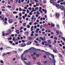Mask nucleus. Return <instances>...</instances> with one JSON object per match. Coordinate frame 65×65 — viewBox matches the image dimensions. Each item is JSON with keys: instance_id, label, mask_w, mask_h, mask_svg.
Here are the masks:
<instances>
[{"instance_id": "obj_1", "label": "nucleus", "mask_w": 65, "mask_h": 65, "mask_svg": "<svg viewBox=\"0 0 65 65\" xmlns=\"http://www.w3.org/2000/svg\"><path fill=\"white\" fill-rule=\"evenodd\" d=\"M29 50H30V54H32L34 51V48H31L29 49Z\"/></svg>"}, {"instance_id": "obj_2", "label": "nucleus", "mask_w": 65, "mask_h": 65, "mask_svg": "<svg viewBox=\"0 0 65 65\" xmlns=\"http://www.w3.org/2000/svg\"><path fill=\"white\" fill-rule=\"evenodd\" d=\"M24 63L26 65H30L31 64V62H27L26 61H24Z\"/></svg>"}, {"instance_id": "obj_3", "label": "nucleus", "mask_w": 65, "mask_h": 65, "mask_svg": "<svg viewBox=\"0 0 65 65\" xmlns=\"http://www.w3.org/2000/svg\"><path fill=\"white\" fill-rule=\"evenodd\" d=\"M59 8L60 9H62V10H64V7L63 6V5H61L60 6Z\"/></svg>"}, {"instance_id": "obj_4", "label": "nucleus", "mask_w": 65, "mask_h": 65, "mask_svg": "<svg viewBox=\"0 0 65 65\" xmlns=\"http://www.w3.org/2000/svg\"><path fill=\"white\" fill-rule=\"evenodd\" d=\"M55 15L56 18H57V19H59V14L58 13H57L55 14Z\"/></svg>"}, {"instance_id": "obj_5", "label": "nucleus", "mask_w": 65, "mask_h": 65, "mask_svg": "<svg viewBox=\"0 0 65 65\" xmlns=\"http://www.w3.org/2000/svg\"><path fill=\"white\" fill-rule=\"evenodd\" d=\"M13 39H12L13 41H14V42H16L17 41H18V40L17 39H15L14 38H13Z\"/></svg>"}, {"instance_id": "obj_6", "label": "nucleus", "mask_w": 65, "mask_h": 65, "mask_svg": "<svg viewBox=\"0 0 65 65\" xmlns=\"http://www.w3.org/2000/svg\"><path fill=\"white\" fill-rule=\"evenodd\" d=\"M29 33L28 31H26L24 32V34H26L27 35V36H29Z\"/></svg>"}, {"instance_id": "obj_7", "label": "nucleus", "mask_w": 65, "mask_h": 65, "mask_svg": "<svg viewBox=\"0 0 65 65\" xmlns=\"http://www.w3.org/2000/svg\"><path fill=\"white\" fill-rule=\"evenodd\" d=\"M9 23L10 24H11V23H12V20L11 19H10L9 20Z\"/></svg>"}, {"instance_id": "obj_8", "label": "nucleus", "mask_w": 65, "mask_h": 65, "mask_svg": "<svg viewBox=\"0 0 65 65\" xmlns=\"http://www.w3.org/2000/svg\"><path fill=\"white\" fill-rule=\"evenodd\" d=\"M8 34H10L11 33V30L10 29H9L8 30Z\"/></svg>"}, {"instance_id": "obj_9", "label": "nucleus", "mask_w": 65, "mask_h": 65, "mask_svg": "<svg viewBox=\"0 0 65 65\" xmlns=\"http://www.w3.org/2000/svg\"><path fill=\"white\" fill-rule=\"evenodd\" d=\"M23 57H24V54H23L21 56V58L22 60H23Z\"/></svg>"}, {"instance_id": "obj_10", "label": "nucleus", "mask_w": 65, "mask_h": 65, "mask_svg": "<svg viewBox=\"0 0 65 65\" xmlns=\"http://www.w3.org/2000/svg\"><path fill=\"white\" fill-rule=\"evenodd\" d=\"M60 4L61 5H63L64 6H65V2H64L63 3H60Z\"/></svg>"}, {"instance_id": "obj_11", "label": "nucleus", "mask_w": 65, "mask_h": 65, "mask_svg": "<svg viewBox=\"0 0 65 65\" xmlns=\"http://www.w3.org/2000/svg\"><path fill=\"white\" fill-rule=\"evenodd\" d=\"M25 45H26L25 43H22L21 45V46H22V47H24Z\"/></svg>"}, {"instance_id": "obj_12", "label": "nucleus", "mask_w": 65, "mask_h": 65, "mask_svg": "<svg viewBox=\"0 0 65 65\" xmlns=\"http://www.w3.org/2000/svg\"><path fill=\"white\" fill-rule=\"evenodd\" d=\"M51 57H52V58H53V59H55V56L53 54H51Z\"/></svg>"}, {"instance_id": "obj_13", "label": "nucleus", "mask_w": 65, "mask_h": 65, "mask_svg": "<svg viewBox=\"0 0 65 65\" xmlns=\"http://www.w3.org/2000/svg\"><path fill=\"white\" fill-rule=\"evenodd\" d=\"M50 53L48 52H46V55H47V56H50Z\"/></svg>"}, {"instance_id": "obj_14", "label": "nucleus", "mask_w": 65, "mask_h": 65, "mask_svg": "<svg viewBox=\"0 0 65 65\" xmlns=\"http://www.w3.org/2000/svg\"><path fill=\"white\" fill-rule=\"evenodd\" d=\"M54 0H51L50 2L51 3H54Z\"/></svg>"}, {"instance_id": "obj_15", "label": "nucleus", "mask_w": 65, "mask_h": 65, "mask_svg": "<svg viewBox=\"0 0 65 65\" xmlns=\"http://www.w3.org/2000/svg\"><path fill=\"white\" fill-rule=\"evenodd\" d=\"M32 37H28L29 40H32Z\"/></svg>"}, {"instance_id": "obj_16", "label": "nucleus", "mask_w": 65, "mask_h": 65, "mask_svg": "<svg viewBox=\"0 0 65 65\" xmlns=\"http://www.w3.org/2000/svg\"><path fill=\"white\" fill-rule=\"evenodd\" d=\"M1 20H2V21H4V17H2L1 18Z\"/></svg>"}, {"instance_id": "obj_17", "label": "nucleus", "mask_w": 65, "mask_h": 65, "mask_svg": "<svg viewBox=\"0 0 65 65\" xmlns=\"http://www.w3.org/2000/svg\"><path fill=\"white\" fill-rule=\"evenodd\" d=\"M48 44H51V40H48Z\"/></svg>"}, {"instance_id": "obj_18", "label": "nucleus", "mask_w": 65, "mask_h": 65, "mask_svg": "<svg viewBox=\"0 0 65 65\" xmlns=\"http://www.w3.org/2000/svg\"><path fill=\"white\" fill-rule=\"evenodd\" d=\"M32 58L34 60H36V57H35V56H34L32 57Z\"/></svg>"}, {"instance_id": "obj_19", "label": "nucleus", "mask_w": 65, "mask_h": 65, "mask_svg": "<svg viewBox=\"0 0 65 65\" xmlns=\"http://www.w3.org/2000/svg\"><path fill=\"white\" fill-rule=\"evenodd\" d=\"M59 6L60 5H56V7H57L58 8H59Z\"/></svg>"}, {"instance_id": "obj_20", "label": "nucleus", "mask_w": 65, "mask_h": 65, "mask_svg": "<svg viewBox=\"0 0 65 65\" xmlns=\"http://www.w3.org/2000/svg\"><path fill=\"white\" fill-rule=\"evenodd\" d=\"M31 44V41H29L27 43V44L29 45Z\"/></svg>"}, {"instance_id": "obj_21", "label": "nucleus", "mask_w": 65, "mask_h": 65, "mask_svg": "<svg viewBox=\"0 0 65 65\" xmlns=\"http://www.w3.org/2000/svg\"><path fill=\"white\" fill-rule=\"evenodd\" d=\"M34 17H35L34 15H32L31 18V19L32 20H34Z\"/></svg>"}, {"instance_id": "obj_22", "label": "nucleus", "mask_w": 65, "mask_h": 65, "mask_svg": "<svg viewBox=\"0 0 65 65\" xmlns=\"http://www.w3.org/2000/svg\"><path fill=\"white\" fill-rule=\"evenodd\" d=\"M55 26V25L54 24H51V27L52 28V27H54Z\"/></svg>"}, {"instance_id": "obj_23", "label": "nucleus", "mask_w": 65, "mask_h": 65, "mask_svg": "<svg viewBox=\"0 0 65 65\" xmlns=\"http://www.w3.org/2000/svg\"><path fill=\"white\" fill-rule=\"evenodd\" d=\"M41 9H42V8L41 7H40L39 8V11H40L41 10Z\"/></svg>"}, {"instance_id": "obj_24", "label": "nucleus", "mask_w": 65, "mask_h": 65, "mask_svg": "<svg viewBox=\"0 0 65 65\" xmlns=\"http://www.w3.org/2000/svg\"><path fill=\"white\" fill-rule=\"evenodd\" d=\"M27 28H30V26L29 25H28L27 26Z\"/></svg>"}, {"instance_id": "obj_25", "label": "nucleus", "mask_w": 65, "mask_h": 65, "mask_svg": "<svg viewBox=\"0 0 65 65\" xmlns=\"http://www.w3.org/2000/svg\"><path fill=\"white\" fill-rule=\"evenodd\" d=\"M56 32L57 34H59V31L58 30H57L56 31Z\"/></svg>"}, {"instance_id": "obj_26", "label": "nucleus", "mask_w": 65, "mask_h": 65, "mask_svg": "<svg viewBox=\"0 0 65 65\" xmlns=\"http://www.w3.org/2000/svg\"><path fill=\"white\" fill-rule=\"evenodd\" d=\"M19 11H22V10H23L22 9V8H21L20 7L19 8Z\"/></svg>"}, {"instance_id": "obj_27", "label": "nucleus", "mask_w": 65, "mask_h": 65, "mask_svg": "<svg viewBox=\"0 0 65 65\" xmlns=\"http://www.w3.org/2000/svg\"><path fill=\"white\" fill-rule=\"evenodd\" d=\"M37 14H39V15H40V13H39V12L38 11H37Z\"/></svg>"}, {"instance_id": "obj_28", "label": "nucleus", "mask_w": 65, "mask_h": 65, "mask_svg": "<svg viewBox=\"0 0 65 65\" xmlns=\"http://www.w3.org/2000/svg\"><path fill=\"white\" fill-rule=\"evenodd\" d=\"M52 61L55 63V58L53 59V60H52Z\"/></svg>"}, {"instance_id": "obj_29", "label": "nucleus", "mask_w": 65, "mask_h": 65, "mask_svg": "<svg viewBox=\"0 0 65 65\" xmlns=\"http://www.w3.org/2000/svg\"><path fill=\"white\" fill-rule=\"evenodd\" d=\"M40 38L42 41H43V38L42 37H40Z\"/></svg>"}, {"instance_id": "obj_30", "label": "nucleus", "mask_w": 65, "mask_h": 65, "mask_svg": "<svg viewBox=\"0 0 65 65\" xmlns=\"http://www.w3.org/2000/svg\"><path fill=\"white\" fill-rule=\"evenodd\" d=\"M53 51L54 53H57V50H53Z\"/></svg>"}, {"instance_id": "obj_31", "label": "nucleus", "mask_w": 65, "mask_h": 65, "mask_svg": "<svg viewBox=\"0 0 65 65\" xmlns=\"http://www.w3.org/2000/svg\"><path fill=\"white\" fill-rule=\"evenodd\" d=\"M29 50H27L25 51V52L26 53H28V51Z\"/></svg>"}, {"instance_id": "obj_32", "label": "nucleus", "mask_w": 65, "mask_h": 65, "mask_svg": "<svg viewBox=\"0 0 65 65\" xmlns=\"http://www.w3.org/2000/svg\"><path fill=\"white\" fill-rule=\"evenodd\" d=\"M44 25H45L46 27H48V24H44Z\"/></svg>"}, {"instance_id": "obj_33", "label": "nucleus", "mask_w": 65, "mask_h": 65, "mask_svg": "<svg viewBox=\"0 0 65 65\" xmlns=\"http://www.w3.org/2000/svg\"><path fill=\"white\" fill-rule=\"evenodd\" d=\"M34 42L35 43H38V42L36 40H35L34 41Z\"/></svg>"}, {"instance_id": "obj_34", "label": "nucleus", "mask_w": 65, "mask_h": 65, "mask_svg": "<svg viewBox=\"0 0 65 65\" xmlns=\"http://www.w3.org/2000/svg\"><path fill=\"white\" fill-rule=\"evenodd\" d=\"M61 2V0H59L57 2V3H59L60 2Z\"/></svg>"}, {"instance_id": "obj_35", "label": "nucleus", "mask_w": 65, "mask_h": 65, "mask_svg": "<svg viewBox=\"0 0 65 65\" xmlns=\"http://www.w3.org/2000/svg\"><path fill=\"white\" fill-rule=\"evenodd\" d=\"M36 57H39V55L38 54H37L36 55Z\"/></svg>"}, {"instance_id": "obj_36", "label": "nucleus", "mask_w": 65, "mask_h": 65, "mask_svg": "<svg viewBox=\"0 0 65 65\" xmlns=\"http://www.w3.org/2000/svg\"><path fill=\"white\" fill-rule=\"evenodd\" d=\"M26 23H24L23 24V25L24 26H26Z\"/></svg>"}, {"instance_id": "obj_37", "label": "nucleus", "mask_w": 65, "mask_h": 65, "mask_svg": "<svg viewBox=\"0 0 65 65\" xmlns=\"http://www.w3.org/2000/svg\"><path fill=\"white\" fill-rule=\"evenodd\" d=\"M9 43H11V44H12L13 42H12V41H10L9 42Z\"/></svg>"}, {"instance_id": "obj_38", "label": "nucleus", "mask_w": 65, "mask_h": 65, "mask_svg": "<svg viewBox=\"0 0 65 65\" xmlns=\"http://www.w3.org/2000/svg\"><path fill=\"white\" fill-rule=\"evenodd\" d=\"M18 43H19L18 42V41H17V42H16L15 43V44H18Z\"/></svg>"}, {"instance_id": "obj_39", "label": "nucleus", "mask_w": 65, "mask_h": 65, "mask_svg": "<svg viewBox=\"0 0 65 65\" xmlns=\"http://www.w3.org/2000/svg\"><path fill=\"white\" fill-rule=\"evenodd\" d=\"M43 57L44 58H47V57H46V56L44 55L43 56Z\"/></svg>"}, {"instance_id": "obj_40", "label": "nucleus", "mask_w": 65, "mask_h": 65, "mask_svg": "<svg viewBox=\"0 0 65 65\" xmlns=\"http://www.w3.org/2000/svg\"><path fill=\"white\" fill-rule=\"evenodd\" d=\"M39 9V8H38V7H36L35 8V9H36V10H37V9Z\"/></svg>"}, {"instance_id": "obj_41", "label": "nucleus", "mask_w": 65, "mask_h": 65, "mask_svg": "<svg viewBox=\"0 0 65 65\" xmlns=\"http://www.w3.org/2000/svg\"><path fill=\"white\" fill-rule=\"evenodd\" d=\"M5 55V53H3V54L2 55V56H3V57H4V56Z\"/></svg>"}, {"instance_id": "obj_42", "label": "nucleus", "mask_w": 65, "mask_h": 65, "mask_svg": "<svg viewBox=\"0 0 65 65\" xmlns=\"http://www.w3.org/2000/svg\"><path fill=\"white\" fill-rule=\"evenodd\" d=\"M8 7H9V8H11V6H10V5H8Z\"/></svg>"}, {"instance_id": "obj_43", "label": "nucleus", "mask_w": 65, "mask_h": 65, "mask_svg": "<svg viewBox=\"0 0 65 65\" xmlns=\"http://www.w3.org/2000/svg\"><path fill=\"white\" fill-rule=\"evenodd\" d=\"M39 2L40 3H42V2L41 0H40L39 1Z\"/></svg>"}, {"instance_id": "obj_44", "label": "nucleus", "mask_w": 65, "mask_h": 65, "mask_svg": "<svg viewBox=\"0 0 65 65\" xmlns=\"http://www.w3.org/2000/svg\"><path fill=\"white\" fill-rule=\"evenodd\" d=\"M54 39L55 40H57V37H55L54 38Z\"/></svg>"}, {"instance_id": "obj_45", "label": "nucleus", "mask_w": 65, "mask_h": 65, "mask_svg": "<svg viewBox=\"0 0 65 65\" xmlns=\"http://www.w3.org/2000/svg\"><path fill=\"white\" fill-rule=\"evenodd\" d=\"M38 5H39V4L36 3V6H38Z\"/></svg>"}, {"instance_id": "obj_46", "label": "nucleus", "mask_w": 65, "mask_h": 65, "mask_svg": "<svg viewBox=\"0 0 65 65\" xmlns=\"http://www.w3.org/2000/svg\"><path fill=\"white\" fill-rule=\"evenodd\" d=\"M13 13L14 14H16L17 13V12H13Z\"/></svg>"}, {"instance_id": "obj_47", "label": "nucleus", "mask_w": 65, "mask_h": 65, "mask_svg": "<svg viewBox=\"0 0 65 65\" xmlns=\"http://www.w3.org/2000/svg\"><path fill=\"white\" fill-rule=\"evenodd\" d=\"M48 46L49 47H52V46L50 44Z\"/></svg>"}, {"instance_id": "obj_48", "label": "nucleus", "mask_w": 65, "mask_h": 65, "mask_svg": "<svg viewBox=\"0 0 65 65\" xmlns=\"http://www.w3.org/2000/svg\"><path fill=\"white\" fill-rule=\"evenodd\" d=\"M7 54H8V55H9V54H11V52H8L7 53Z\"/></svg>"}, {"instance_id": "obj_49", "label": "nucleus", "mask_w": 65, "mask_h": 65, "mask_svg": "<svg viewBox=\"0 0 65 65\" xmlns=\"http://www.w3.org/2000/svg\"><path fill=\"white\" fill-rule=\"evenodd\" d=\"M19 16H20V17H21L22 15V13H20L19 14Z\"/></svg>"}, {"instance_id": "obj_50", "label": "nucleus", "mask_w": 65, "mask_h": 65, "mask_svg": "<svg viewBox=\"0 0 65 65\" xmlns=\"http://www.w3.org/2000/svg\"><path fill=\"white\" fill-rule=\"evenodd\" d=\"M27 13H28L29 12H30V11H29V10H27Z\"/></svg>"}, {"instance_id": "obj_51", "label": "nucleus", "mask_w": 65, "mask_h": 65, "mask_svg": "<svg viewBox=\"0 0 65 65\" xmlns=\"http://www.w3.org/2000/svg\"><path fill=\"white\" fill-rule=\"evenodd\" d=\"M23 29V27H21L20 28V30H22V29Z\"/></svg>"}, {"instance_id": "obj_52", "label": "nucleus", "mask_w": 65, "mask_h": 65, "mask_svg": "<svg viewBox=\"0 0 65 65\" xmlns=\"http://www.w3.org/2000/svg\"><path fill=\"white\" fill-rule=\"evenodd\" d=\"M37 64H38V65H41V63L39 62H38Z\"/></svg>"}, {"instance_id": "obj_53", "label": "nucleus", "mask_w": 65, "mask_h": 65, "mask_svg": "<svg viewBox=\"0 0 65 65\" xmlns=\"http://www.w3.org/2000/svg\"><path fill=\"white\" fill-rule=\"evenodd\" d=\"M22 18H23V19H25V16H23L22 17Z\"/></svg>"}, {"instance_id": "obj_54", "label": "nucleus", "mask_w": 65, "mask_h": 65, "mask_svg": "<svg viewBox=\"0 0 65 65\" xmlns=\"http://www.w3.org/2000/svg\"><path fill=\"white\" fill-rule=\"evenodd\" d=\"M45 30V29H44V28H43L42 29V31H44Z\"/></svg>"}, {"instance_id": "obj_55", "label": "nucleus", "mask_w": 65, "mask_h": 65, "mask_svg": "<svg viewBox=\"0 0 65 65\" xmlns=\"http://www.w3.org/2000/svg\"><path fill=\"white\" fill-rule=\"evenodd\" d=\"M24 31H26L27 30V28H25L24 29Z\"/></svg>"}, {"instance_id": "obj_56", "label": "nucleus", "mask_w": 65, "mask_h": 65, "mask_svg": "<svg viewBox=\"0 0 65 65\" xmlns=\"http://www.w3.org/2000/svg\"><path fill=\"white\" fill-rule=\"evenodd\" d=\"M39 15H38V14H36V18H38Z\"/></svg>"}, {"instance_id": "obj_57", "label": "nucleus", "mask_w": 65, "mask_h": 65, "mask_svg": "<svg viewBox=\"0 0 65 65\" xmlns=\"http://www.w3.org/2000/svg\"><path fill=\"white\" fill-rule=\"evenodd\" d=\"M29 15H32V13H31V12H30L29 13Z\"/></svg>"}, {"instance_id": "obj_58", "label": "nucleus", "mask_w": 65, "mask_h": 65, "mask_svg": "<svg viewBox=\"0 0 65 65\" xmlns=\"http://www.w3.org/2000/svg\"><path fill=\"white\" fill-rule=\"evenodd\" d=\"M18 3H21V0H19Z\"/></svg>"}, {"instance_id": "obj_59", "label": "nucleus", "mask_w": 65, "mask_h": 65, "mask_svg": "<svg viewBox=\"0 0 65 65\" xmlns=\"http://www.w3.org/2000/svg\"><path fill=\"white\" fill-rule=\"evenodd\" d=\"M31 3H32V4H34V2H32V1L31 2Z\"/></svg>"}, {"instance_id": "obj_60", "label": "nucleus", "mask_w": 65, "mask_h": 65, "mask_svg": "<svg viewBox=\"0 0 65 65\" xmlns=\"http://www.w3.org/2000/svg\"><path fill=\"white\" fill-rule=\"evenodd\" d=\"M29 10H31L32 9V8L31 7H30L29 8Z\"/></svg>"}, {"instance_id": "obj_61", "label": "nucleus", "mask_w": 65, "mask_h": 65, "mask_svg": "<svg viewBox=\"0 0 65 65\" xmlns=\"http://www.w3.org/2000/svg\"><path fill=\"white\" fill-rule=\"evenodd\" d=\"M5 21H7V19L6 18H5Z\"/></svg>"}, {"instance_id": "obj_62", "label": "nucleus", "mask_w": 65, "mask_h": 65, "mask_svg": "<svg viewBox=\"0 0 65 65\" xmlns=\"http://www.w3.org/2000/svg\"><path fill=\"white\" fill-rule=\"evenodd\" d=\"M31 12H34V10L32 9Z\"/></svg>"}, {"instance_id": "obj_63", "label": "nucleus", "mask_w": 65, "mask_h": 65, "mask_svg": "<svg viewBox=\"0 0 65 65\" xmlns=\"http://www.w3.org/2000/svg\"><path fill=\"white\" fill-rule=\"evenodd\" d=\"M40 28H42V27H43V26H42V25H40Z\"/></svg>"}, {"instance_id": "obj_64", "label": "nucleus", "mask_w": 65, "mask_h": 65, "mask_svg": "<svg viewBox=\"0 0 65 65\" xmlns=\"http://www.w3.org/2000/svg\"><path fill=\"white\" fill-rule=\"evenodd\" d=\"M14 53H17V51H14Z\"/></svg>"}]
</instances>
